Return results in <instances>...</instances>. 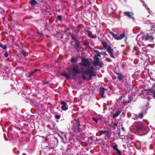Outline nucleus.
<instances>
[{"label": "nucleus", "mask_w": 155, "mask_h": 155, "mask_svg": "<svg viewBox=\"0 0 155 155\" xmlns=\"http://www.w3.org/2000/svg\"><path fill=\"white\" fill-rule=\"evenodd\" d=\"M78 68L79 66L77 64L73 65V67L71 68V72L69 71V72L71 73L72 77H75L77 74L80 73L81 71Z\"/></svg>", "instance_id": "1"}, {"label": "nucleus", "mask_w": 155, "mask_h": 155, "mask_svg": "<svg viewBox=\"0 0 155 155\" xmlns=\"http://www.w3.org/2000/svg\"><path fill=\"white\" fill-rule=\"evenodd\" d=\"M110 33L112 36L115 39L117 40H121L125 37V41H126L127 39V37L126 36L125 34V33H124L120 35L119 36H118L117 35L115 34L113 32L111 31H109Z\"/></svg>", "instance_id": "2"}, {"label": "nucleus", "mask_w": 155, "mask_h": 155, "mask_svg": "<svg viewBox=\"0 0 155 155\" xmlns=\"http://www.w3.org/2000/svg\"><path fill=\"white\" fill-rule=\"evenodd\" d=\"M81 63H80L79 64L84 67L89 66L91 64L90 62L87 58H82L81 59Z\"/></svg>", "instance_id": "3"}, {"label": "nucleus", "mask_w": 155, "mask_h": 155, "mask_svg": "<svg viewBox=\"0 0 155 155\" xmlns=\"http://www.w3.org/2000/svg\"><path fill=\"white\" fill-rule=\"evenodd\" d=\"M60 104L61 105V108L62 110L66 111L68 109V107L66 102L64 101H62L61 102Z\"/></svg>", "instance_id": "4"}, {"label": "nucleus", "mask_w": 155, "mask_h": 155, "mask_svg": "<svg viewBox=\"0 0 155 155\" xmlns=\"http://www.w3.org/2000/svg\"><path fill=\"white\" fill-rule=\"evenodd\" d=\"M71 37L72 39L74 41L76 45L77 46L76 48L77 49L80 47V41L77 39L75 38L73 35H71Z\"/></svg>", "instance_id": "5"}, {"label": "nucleus", "mask_w": 155, "mask_h": 155, "mask_svg": "<svg viewBox=\"0 0 155 155\" xmlns=\"http://www.w3.org/2000/svg\"><path fill=\"white\" fill-rule=\"evenodd\" d=\"M107 50L110 54V57L113 58H114V57L113 55V50L111 48V47L110 46H108Z\"/></svg>", "instance_id": "6"}, {"label": "nucleus", "mask_w": 155, "mask_h": 155, "mask_svg": "<svg viewBox=\"0 0 155 155\" xmlns=\"http://www.w3.org/2000/svg\"><path fill=\"white\" fill-rule=\"evenodd\" d=\"M145 91H149V92L153 94L152 97L155 99V89L154 87H152L150 89H146Z\"/></svg>", "instance_id": "7"}, {"label": "nucleus", "mask_w": 155, "mask_h": 155, "mask_svg": "<svg viewBox=\"0 0 155 155\" xmlns=\"http://www.w3.org/2000/svg\"><path fill=\"white\" fill-rule=\"evenodd\" d=\"M106 89L104 87H100L99 89V93L101 96V97L103 98H105V96L104 95V94Z\"/></svg>", "instance_id": "8"}, {"label": "nucleus", "mask_w": 155, "mask_h": 155, "mask_svg": "<svg viewBox=\"0 0 155 155\" xmlns=\"http://www.w3.org/2000/svg\"><path fill=\"white\" fill-rule=\"evenodd\" d=\"M89 74V73H88V71L87 70L83 71H82L81 75V76L83 80H85L87 78L85 76V75H87Z\"/></svg>", "instance_id": "9"}, {"label": "nucleus", "mask_w": 155, "mask_h": 155, "mask_svg": "<svg viewBox=\"0 0 155 155\" xmlns=\"http://www.w3.org/2000/svg\"><path fill=\"white\" fill-rule=\"evenodd\" d=\"M94 59V61L93 62V64L95 66V65H97V63H99L100 62L99 58L95 55Z\"/></svg>", "instance_id": "10"}, {"label": "nucleus", "mask_w": 155, "mask_h": 155, "mask_svg": "<svg viewBox=\"0 0 155 155\" xmlns=\"http://www.w3.org/2000/svg\"><path fill=\"white\" fill-rule=\"evenodd\" d=\"M85 32L86 33H87V35L89 37L93 38H97V37L96 35H92V33H91L90 31H89L88 30H87V31H86Z\"/></svg>", "instance_id": "11"}, {"label": "nucleus", "mask_w": 155, "mask_h": 155, "mask_svg": "<svg viewBox=\"0 0 155 155\" xmlns=\"http://www.w3.org/2000/svg\"><path fill=\"white\" fill-rule=\"evenodd\" d=\"M116 74L118 75L117 78L119 81H122L125 78V76L122 74L117 73Z\"/></svg>", "instance_id": "12"}, {"label": "nucleus", "mask_w": 155, "mask_h": 155, "mask_svg": "<svg viewBox=\"0 0 155 155\" xmlns=\"http://www.w3.org/2000/svg\"><path fill=\"white\" fill-rule=\"evenodd\" d=\"M112 147L113 149L115 150L116 151L118 155H122V154L121 151L117 148V146L116 145L113 146Z\"/></svg>", "instance_id": "13"}, {"label": "nucleus", "mask_w": 155, "mask_h": 155, "mask_svg": "<svg viewBox=\"0 0 155 155\" xmlns=\"http://www.w3.org/2000/svg\"><path fill=\"white\" fill-rule=\"evenodd\" d=\"M81 25L78 24L77 27V30L76 31H74L73 29V30L74 31L75 33L77 35H78L81 30Z\"/></svg>", "instance_id": "14"}, {"label": "nucleus", "mask_w": 155, "mask_h": 155, "mask_svg": "<svg viewBox=\"0 0 155 155\" xmlns=\"http://www.w3.org/2000/svg\"><path fill=\"white\" fill-rule=\"evenodd\" d=\"M124 14L129 18L133 19V20H134V17H132V15H131L132 14V13H131L130 12H124Z\"/></svg>", "instance_id": "15"}, {"label": "nucleus", "mask_w": 155, "mask_h": 155, "mask_svg": "<svg viewBox=\"0 0 155 155\" xmlns=\"http://www.w3.org/2000/svg\"><path fill=\"white\" fill-rule=\"evenodd\" d=\"M120 110H117L115 111V113L113 114V118H115L118 117L121 113Z\"/></svg>", "instance_id": "16"}, {"label": "nucleus", "mask_w": 155, "mask_h": 155, "mask_svg": "<svg viewBox=\"0 0 155 155\" xmlns=\"http://www.w3.org/2000/svg\"><path fill=\"white\" fill-rule=\"evenodd\" d=\"M149 35L147 34L146 35H143L141 37V39L143 41H147L149 40Z\"/></svg>", "instance_id": "17"}, {"label": "nucleus", "mask_w": 155, "mask_h": 155, "mask_svg": "<svg viewBox=\"0 0 155 155\" xmlns=\"http://www.w3.org/2000/svg\"><path fill=\"white\" fill-rule=\"evenodd\" d=\"M75 127L80 126L81 125L80 124L81 121L79 118L75 120Z\"/></svg>", "instance_id": "18"}, {"label": "nucleus", "mask_w": 155, "mask_h": 155, "mask_svg": "<svg viewBox=\"0 0 155 155\" xmlns=\"http://www.w3.org/2000/svg\"><path fill=\"white\" fill-rule=\"evenodd\" d=\"M29 3L32 6H35L37 4L36 0H30Z\"/></svg>", "instance_id": "19"}, {"label": "nucleus", "mask_w": 155, "mask_h": 155, "mask_svg": "<svg viewBox=\"0 0 155 155\" xmlns=\"http://www.w3.org/2000/svg\"><path fill=\"white\" fill-rule=\"evenodd\" d=\"M94 69H95L94 67L92 66L89 68L87 70L88 71V73L90 74L94 72Z\"/></svg>", "instance_id": "20"}, {"label": "nucleus", "mask_w": 155, "mask_h": 155, "mask_svg": "<svg viewBox=\"0 0 155 155\" xmlns=\"http://www.w3.org/2000/svg\"><path fill=\"white\" fill-rule=\"evenodd\" d=\"M61 74L63 76L65 77L67 80H69L70 78V75L66 73H62Z\"/></svg>", "instance_id": "21"}, {"label": "nucleus", "mask_w": 155, "mask_h": 155, "mask_svg": "<svg viewBox=\"0 0 155 155\" xmlns=\"http://www.w3.org/2000/svg\"><path fill=\"white\" fill-rule=\"evenodd\" d=\"M100 134L101 135L103 134H106L107 135L109 134V132L108 131L106 130V131H103V130H101L99 131Z\"/></svg>", "instance_id": "22"}, {"label": "nucleus", "mask_w": 155, "mask_h": 155, "mask_svg": "<svg viewBox=\"0 0 155 155\" xmlns=\"http://www.w3.org/2000/svg\"><path fill=\"white\" fill-rule=\"evenodd\" d=\"M62 16L60 15L57 16V18H56V21L57 22L59 21H62Z\"/></svg>", "instance_id": "23"}, {"label": "nucleus", "mask_w": 155, "mask_h": 155, "mask_svg": "<svg viewBox=\"0 0 155 155\" xmlns=\"http://www.w3.org/2000/svg\"><path fill=\"white\" fill-rule=\"evenodd\" d=\"M101 44L104 48L106 49L107 48V42L102 41L101 42Z\"/></svg>", "instance_id": "24"}, {"label": "nucleus", "mask_w": 155, "mask_h": 155, "mask_svg": "<svg viewBox=\"0 0 155 155\" xmlns=\"http://www.w3.org/2000/svg\"><path fill=\"white\" fill-rule=\"evenodd\" d=\"M104 65V63L103 61L101 62L100 61L99 63H97V65H95V66H98L100 68L103 67Z\"/></svg>", "instance_id": "25"}, {"label": "nucleus", "mask_w": 155, "mask_h": 155, "mask_svg": "<svg viewBox=\"0 0 155 155\" xmlns=\"http://www.w3.org/2000/svg\"><path fill=\"white\" fill-rule=\"evenodd\" d=\"M78 61V59L74 57L71 58V61L72 63H77Z\"/></svg>", "instance_id": "26"}, {"label": "nucleus", "mask_w": 155, "mask_h": 155, "mask_svg": "<svg viewBox=\"0 0 155 155\" xmlns=\"http://www.w3.org/2000/svg\"><path fill=\"white\" fill-rule=\"evenodd\" d=\"M0 47L4 50H6L7 48V47L6 44L4 46H3V45L1 43H0Z\"/></svg>", "instance_id": "27"}, {"label": "nucleus", "mask_w": 155, "mask_h": 155, "mask_svg": "<svg viewBox=\"0 0 155 155\" xmlns=\"http://www.w3.org/2000/svg\"><path fill=\"white\" fill-rule=\"evenodd\" d=\"M94 52L97 54V55H96L98 57H101V55L99 54H102L101 53L99 52L98 50H94L93 51Z\"/></svg>", "instance_id": "28"}, {"label": "nucleus", "mask_w": 155, "mask_h": 155, "mask_svg": "<svg viewBox=\"0 0 155 155\" xmlns=\"http://www.w3.org/2000/svg\"><path fill=\"white\" fill-rule=\"evenodd\" d=\"M137 128L139 130H141L143 127V126L141 124H139L137 126Z\"/></svg>", "instance_id": "29"}, {"label": "nucleus", "mask_w": 155, "mask_h": 155, "mask_svg": "<svg viewBox=\"0 0 155 155\" xmlns=\"http://www.w3.org/2000/svg\"><path fill=\"white\" fill-rule=\"evenodd\" d=\"M75 130L78 132H79L81 131L80 126L75 127Z\"/></svg>", "instance_id": "30"}, {"label": "nucleus", "mask_w": 155, "mask_h": 155, "mask_svg": "<svg viewBox=\"0 0 155 155\" xmlns=\"http://www.w3.org/2000/svg\"><path fill=\"white\" fill-rule=\"evenodd\" d=\"M129 100L128 101H125L123 102V104H125L126 103L128 104L130 103L131 101L132 100L131 98L130 97H129Z\"/></svg>", "instance_id": "31"}, {"label": "nucleus", "mask_w": 155, "mask_h": 155, "mask_svg": "<svg viewBox=\"0 0 155 155\" xmlns=\"http://www.w3.org/2000/svg\"><path fill=\"white\" fill-rule=\"evenodd\" d=\"M145 89H144V90L142 91L141 93L139 95V96H140L141 95H144V92L145 91H147V93L148 94H149V91H145Z\"/></svg>", "instance_id": "32"}, {"label": "nucleus", "mask_w": 155, "mask_h": 155, "mask_svg": "<svg viewBox=\"0 0 155 155\" xmlns=\"http://www.w3.org/2000/svg\"><path fill=\"white\" fill-rule=\"evenodd\" d=\"M5 12L4 9L3 8H0V13L2 14H5Z\"/></svg>", "instance_id": "33"}, {"label": "nucleus", "mask_w": 155, "mask_h": 155, "mask_svg": "<svg viewBox=\"0 0 155 155\" xmlns=\"http://www.w3.org/2000/svg\"><path fill=\"white\" fill-rule=\"evenodd\" d=\"M138 118H140V119L143 118V113H140L139 114V116H138Z\"/></svg>", "instance_id": "34"}, {"label": "nucleus", "mask_w": 155, "mask_h": 155, "mask_svg": "<svg viewBox=\"0 0 155 155\" xmlns=\"http://www.w3.org/2000/svg\"><path fill=\"white\" fill-rule=\"evenodd\" d=\"M27 52L24 50H22L21 51V53L24 56H26Z\"/></svg>", "instance_id": "35"}, {"label": "nucleus", "mask_w": 155, "mask_h": 155, "mask_svg": "<svg viewBox=\"0 0 155 155\" xmlns=\"http://www.w3.org/2000/svg\"><path fill=\"white\" fill-rule=\"evenodd\" d=\"M90 74L92 77L96 76H97V74L96 73V72L95 71L91 74Z\"/></svg>", "instance_id": "36"}, {"label": "nucleus", "mask_w": 155, "mask_h": 155, "mask_svg": "<svg viewBox=\"0 0 155 155\" xmlns=\"http://www.w3.org/2000/svg\"><path fill=\"white\" fill-rule=\"evenodd\" d=\"M83 45H84L87 46L88 47H89V43L86 41H85L84 42Z\"/></svg>", "instance_id": "37"}, {"label": "nucleus", "mask_w": 155, "mask_h": 155, "mask_svg": "<svg viewBox=\"0 0 155 155\" xmlns=\"http://www.w3.org/2000/svg\"><path fill=\"white\" fill-rule=\"evenodd\" d=\"M54 117L57 119H59L61 118V116L58 115L56 114L54 116Z\"/></svg>", "instance_id": "38"}, {"label": "nucleus", "mask_w": 155, "mask_h": 155, "mask_svg": "<svg viewBox=\"0 0 155 155\" xmlns=\"http://www.w3.org/2000/svg\"><path fill=\"white\" fill-rule=\"evenodd\" d=\"M92 119L96 123H97L98 122V121L99 120L98 118L96 119L93 117H92Z\"/></svg>", "instance_id": "39"}, {"label": "nucleus", "mask_w": 155, "mask_h": 155, "mask_svg": "<svg viewBox=\"0 0 155 155\" xmlns=\"http://www.w3.org/2000/svg\"><path fill=\"white\" fill-rule=\"evenodd\" d=\"M70 29V27H69L68 28H66L64 30V33H66L67 31H69Z\"/></svg>", "instance_id": "40"}, {"label": "nucleus", "mask_w": 155, "mask_h": 155, "mask_svg": "<svg viewBox=\"0 0 155 155\" xmlns=\"http://www.w3.org/2000/svg\"><path fill=\"white\" fill-rule=\"evenodd\" d=\"M105 60L108 62H111L112 61L109 58H106Z\"/></svg>", "instance_id": "41"}, {"label": "nucleus", "mask_w": 155, "mask_h": 155, "mask_svg": "<svg viewBox=\"0 0 155 155\" xmlns=\"http://www.w3.org/2000/svg\"><path fill=\"white\" fill-rule=\"evenodd\" d=\"M47 127L48 128H49L51 130H52L53 129V128L51 127V125L50 124H48L47 126Z\"/></svg>", "instance_id": "42"}, {"label": "nucleus", "mask_w": 155, "mask_h": 155, "mask_svg": "<svg viewBox=\"0 0 155 155\" xmlns=\"http://www.w3.org/2000/svg\"><path fill=\"white\" fill-rule=\"evenodd\" d=\"M154 38L153 36L149 35V39H150L152 40H153L154 39Z\"/></svg>", "instance_id": "43"}, {"label": "nucleus", "mask_w": 155, "mask_h": 155, "mask_svg": "<svg viewBox=\"0 0 155 155\" xmlns=\"http://www.w3.org/2000/svg\"><path fill=\"white\" fill-rule=\"evenodd\" d=\"M64 138L66 140H67L69 139L68 137V135L67 134H65L64 135Z\"/></svg>", "instance_id": "44"}, {"label": "nucleus", "mask_w": 155, "mask_h": 155, "mask_svg": "<svg viewBox=\"0 0 155 155\" xmlns=\"http://www.w3.org/2000/svg\"><path fill=\"white\" fill-rule=\"evenodd\" d=\"M138 118V116L137 115H135V117L133 118V119L134 120H137Z\"/></svg>", "instance_id": "45"}, {"label": "nucleus", "mask_w": 155, "mask_h": 155, "mask_svg": "<svg viewBox=\"0 0 155 155\" xmlns=\"http://www.w3.org/2000/svg\"><path fill=\"white\" fill-rule=\"evenodd\" d=\"M91 77L92 76H91V75H90V74H89V78H88L86 79V80H90L91 79Z\"/></svg>", "instance_id": "46"}, {"label": "nucleus", "mask_w": 155, "mask_h": 155, "mask_svg": "<svg viewBox=\"0 0 155 155\" xmlns=\"http://www.w3.org/2000/svg\"><path fill=\"white\" fill-rule=\"evenodd\" d=\"M4 55L5 57L7 58L8 57V53L7 52H6L4 54Z\"/></svg>", "instance_id": "47"}, {"label": "nucleus", "mask_w": 155, "mask_h": 155, "mask_svg": "<svg viewBox=\"0 0 155 155\" xmlns=\"http://www.w3.org/2000/svg\"><path fill=\"white\" fill-rule=\"evenodd\" d=\"M153 27L152 25L150 26V29H148V31H152L153 30Z\"/></svg>", "instance_id": "48"}, {"label": "nucleus", "mask_w": 155, "mask_h": 155, "mask_svg": "<svg viewBox=\"0 0 155 155\" xmlns=\"http://www.w3.org/2000/svg\"><path fill=\"white\" fill-rule=\"evenodd\" d=\"M50 82V81H48L46 82H44L43 84V85H45L47 84H48V83L49 82Z\"/></svg>", "instance_id": "49"}, {"label": "nucleus", "mask_w": 155, "mask_h": 155, "mask_svg": "<svg viewBox=\"0 0 155 155\" xmlns=\"http://www.w3.org/2000/svg\"><path fill=\"white\" fill-rule=\"evenodd\" d=\"M33 74H31V72H29V74L28 76L27 77L28 78L30 77Z\"/></svg>", "instance_id": "50"}, {"label": "nucleus", "mask_w": 155, "mask_h": 155, "mask_svg": "<svg viewBox=\"0 0 155 155\" xmlns=\"http://www.w3.org/2000/svg\"><path fill=\"white\" fill-rule=\"evenodd\" d=\"M111 127L114 130H115L116 129V127H115V126H114V125H112Z\"/></svg>", "instance_id": "51"}, {"label": "nucleus", "mask_w": 155, "mask_h": 155, "mask_svg": "<svg viewBox=\"0 0 155 155\" xmlns=\"http://www.w3.org/2000/svg\"><path fill=\"white\" fill-rule=\"evenodd\" d=\"M123 97L122 96H121L119 97L118 99V101H120V100H121L122 99V98Z\"/></svg>", "instance_id": "52"}, {"label": "nucleus", "mask_w": 155, "mask_h": 155, "mask_svg": "<svg viewBox=\"0 0 155 155\" xmlns=\"http://www.w3.org/2000/svg\"><path fill=\"white\" fill-rule=\"evenodd\" d=\"M35 70V72H36L38 71H40V69H34Z\"/></svg>", "instance_id": "53"}, {"label": "nucleus", "mask_w": 155, "mask_h": 155, "mask_svg": "<svg viewBox=\"0 0 155 155\" xmlns=\"http://www.w3.org/2000/svg\"><path fill=\"white\" fill-rule=\"evenodd\" d=\"M31 74H34L36 72H35V71L34 70H33L32 71H31Z\"/></svg>", "instance_id": "54"}, {"label": "nucleus", "mask_w": 155, "mask_h": 155, "mask_svg": "<svg viewBox=\"0 0 155 155\" xmlns=\"http://www.w3.org/2000/svg\"><path fill=\"white\" fill-rule=\"evenodd\" d=\"M112 125H114V126H115V127H117V124L116 123H114Z\"/></svg>", "instance_id": "55"}, {"label": "nucleus", "mask_w": 155, "mask_h": 155, "mask_svg": "<svg viewBox=\"0 0 155 155\" xmlns=\"http://www.w3.org/2000/svg\"><path fill=\"white\" fill-rule=\"evenodd\" d=\"M70 146H68V147H67V150L68 151L69 150H70Z\"/></svg>", "instance_id": "56"}, {"label": "nucleus", "mask_w": 155, "mask_h": 155, "mask_svg": "<svg viewBox=\"0 0 155 155\" xmlns=\"http://www.w3.org/2000/svg\"><path fill=\"white\" fill-rule=\"evenodd\" d=\"M121 129L122 130L124 131V132H125V128L124 127H121Z\"/></svg>", "instance_id": "57"}, {"label": "nucleus", "mask_w": 155, "mask_h": 155, "mask_svg": "<svg viewBox=\"0 0 155 155\" xmlns=\"http://www.w3.org/2000/svg\"><path fill=\"white\" fill-rule=\"evenodd\" d=\"M131 117V114H127V117L128 118H130Z\"/></svg>", "instance_id": "58"}, {"label": "nucleus", "mask_w": 155, "mask_h": 155, "mask_svg": "<svg viewBox=\"0 0 155 155\" xmlns=\"http://www.w3.org/2000/svg\"><path fill=\"white\" fill-rule=\"evenodd\" d=\"M103 54H104V55H107V54H106V52H104Z\"/></svg>", "instance_id": "59"}, {"label": "nucleus", "mask_w": 155, "mask_h": 155, "mask_svg": "<svg viewBox=\"0 0 155 155\" xmlns=\"http://www.w3.org/2000/svg\"><path fill=\"white\" fill-rule=\"evenodd\" d=\"M9 92H5V93H4V94H8Z\"/></svg>", "instance_id": "60"}, {"label": "nucleus", "mask_w": 155, "mask_h": 155, "mask_svg": "<svg viewBox=\"0 0 155 155\" xmlns=\"http://www.w3.org/2000/svg\"><path fill=\"white\" fill-rule=\"evenodd\" d=\"M82 126H83V128L84 129L85 128V125H83Z\"/></svg>", "instance_id": "61"}, {"label": "nucleus", "mask_w": 155, "mask_h": 155, "mask_svg": "<svg viewBox=\"0 0 155 155\" xmlns=\"http://www.w3.org/2000/svg\"><path fill=\"white\" fill-rule=\"evenodd\" d=\"M139 52L136 53V55H139Z\"/></svg>", "instance_id": "62"}, {"label": "nucleus", "mask_w": 155, "mask_h": 155, "mask_svg": "<svg viewBox=\"0 0 155 155\" xmlns=\"http://www.w3.org/2000/svg\"><path fill=\"white\" fill-rule=\"evenodd\" d=\"M100 31H101L100 30H98V34H99V33L100 32Z\"/></svg>", "instance_id": "63"}, {"label": "nucleus", "mask_w": 155, "mask_h": 155, "mask_svg": "<svg viewBox=\"0 0 155 155\" xmlns=\"http://www.w3.org/2000/svg\"><path fill=\"white\" fill-rule=\"evenodd\" d=\"M118 135H120V132H118Z\"/></svg>", "instance_id": "64"}]
</instances>
